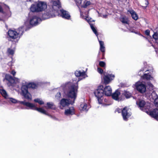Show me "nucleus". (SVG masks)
Segmentation results:
<instances>
[{"label":"nucleus","mask_w":158,"mask_h":158,"mask_svg":"<svg viewBox=\"0 0 158 158\" xmlns=\"http://www.w3.org/2000/svg\"><path fill=\"white\" fill-rule=\"evenodd\" d=\"M119 2H123V1H125V0H118Z\"/></svg>","instance_id":"45"},{"label":"nucleus","mask_w":158,"mask_h":158,"mask_svg":"<svg viewBox=\"0 0 158 158\" xmlns=\"http://www.w3.org/2000/svg\"><path fill=\"white\" fill-rule=\"evenodd\" d=\"M131 113L128 111L127 107H125L122 110V115L124 120L127 121L128 118L130 116Z\"/></svg>","instance_id":"13"},{"label":"nucleus","mask_w":158,"mask_h":158,"mask_svg":"<svg viewBox=\"0 0 158 158\" xmlns=\"http://www.w3.org/2000/svg\"><path fill=\"white\" fill-rule=\"evenodd\" d=\"M47 106H44L46 109H54L55 108V105L52 102H48L47 103Z\"/></svg>","instance_id":"23"},{"label":"nucleus","mask_w":158,"mask_h":158,"mask_svg":"<svg viewBox=\"0 0 158 158\" xmlns=\"http://www.w3.org/2000/svg\"><path fill=\"white\" fill-rule=\"evenodd\" d=\"M0 93L3 97L5 99H8L9 98L8 95L4 89H0Z\"/></svg>","instance_id":"22"},{"label":"nucleus","mask_w":158,"mask_h":158,"mask_svg":"<svg viewBox=\"0 0 158 158\" xmlns=\"http://www.w3.org/2000/svg\"><path fill=\"white\" fill-rule=\"evenodd\" d=\"M15 51V47H13V48H8L7 50V52L9 55H13Z\"/></svg>","instance_id":"28"},{"label":"nucleus","mask_w":158,"mask_h":158,"mask_svg":"<svg viewBox=\"0 0 158 158\" xmlns=\"http://www.w3.org/2000/svg\"><path fill=\"white\" fill-rule=\"evenodd\" d=\"M146 2H145V4L147 5L145 7V8H146L147 7V5L148 4V2L147 0H146Z\"/></svg>","instance_id":"43"},{"label":"nucleus","mask_w":158,"mask_h":158,"mask_svg":"<svg viewBox=\"0 0 158 158\" xmlns=\"http://www.w3.org/2000/svg\"><path fill=\"white\" fill-rule=\"evenodd\" d=\"M149 72L148 73L144 74L142 77L147 80L150 81H155L154 72L153 70H148L146 72Z\"/></svg>","instance_id":"9"},{"label":"nucleus","mask_w":158,"mask_h":158,"mask_svg":"<svg viewBox=\"0 0 158 158\" xmlns=\"http://www.w3.org/2000/svg\"><path fill=\"white\" fill-rule=\"evenodd\" d=\"M123 94L127 98H130L131 96V93L128 92L126 91H124L123 93Z\"/></svg>","instance_id":"30"},{"label":"nucleus","mask_w":158,"mask_h":158,"mask_svg":"<svg viewBox=\"0 0 158 158\" xmlns=\"http://www.w3.org/2000/svg\"><path fill=\"white\" fill-rule=\"evenodd\" d=\"M28 86L32 88H35L36 87V85L34 83H30L28 85Z\"/></svg>","instance_id":"31"},{"label":"nucleus","mask_w":158,"mask_h":158,"mask_svg":"<svg viewBox=\"0 0 158 158\" xmlns=\"http://www.w3.org/2000/svg\"><path fill=\"white\" fill-rule=\"evenodd\" d=\"M153 37L155 40H158V33L155 32L153 35Z\"/></svg>","instance_id":"34"},{"label":"nucleus","mask_w":158,"mask_h":158,"mask_svg":"<svg viewBox=\"0 0 158 158\" xmlns=\"http://www.w3.org/2000/svg\"><path fill=\"white\" fill-rule=\"evenodd\" d=\"M146 113L158 121V109H154L152 111H150L148 110V111H146Z\"/></svg>","instance_id":"14"},{"label":"nucleus","mask_w":158,"mask_h":158,"mask_svg":"<svg viewBox=\"0 0 158 158\" xmlns=\"http://www.w3.org/2000/svg\"><path fill=\"white\" fill-rule=\"evenodd\" d=\"M40 21V19L36 16H33L30 17L28 21L25 22L24 24L26 27H28L29 25L32 26H36L38 24Z\"/></svg>","instance_id":"6"},{"label":"nucleus","mask_w":158,"mask_h":158,"mask_svg":"<svg viewBox=\"0 0 158 158\" xmlns=\"http://www.w3.org/2000/svg\"><path fill=\"white\" fill-rule=\"evenodd\" d=\"M16 72L14 70L12 71L11 72V74H12L13 76H14L16 74Z\"/></svg>","instance_id":"41"},{"label":"nucleus","mask_w":158,"mask_h":158,"mask_svg":"<svg viewBox=\"0 0 158 158\" xmlns=\"http://www.w3.org/2000/svg\"><path fill=\"white\" fill-rule=\"evenodd\" d=\"M94 94L95 96L98 99V102L99 104H102L103 96L104 95L103 87L102 85L98 86L97 88L95 90Z\"/></svg>","instance_id":"5"},{"label":"nucleus","mask_w":158,"mask_h":158,"mask_svg":"<svg viewBox=\"0 0 158 158\" xmlns=\"http://www.w3.org/2000/svg\"><path fill=\"white\" fill-rule=\"evenodd\" d=\"M18 103H19L20 104H23L25 106H26V103H27V102H26L23 101H18Z\"/></svg>","instance_id":"37"},{"label":"nucleus","mask_w":158,"mask_h":158,"mask_svg":"<svg viewBox=\"0 0 158 158\" xmlns=\"http://www.w3.org/2000/svg\"><path fill=\"white\" fill-rule=\"evenodd\" d=\"M6 78L9 81L12 80L15 83H17L19 82L20 80L17 78L14 77V79L12 77L9 75H6Z\"/></svg>","instance_id":"19"},{"label":"nucleus","mask_w":158,"mask_h":158,"mask_svg":"<svg viewBox=\"0 0 158 158\" xmlns=\"http://www.w3.org/2000/svg\"><path fill=\"white\" fill-rule=\"evenodd\" d=\"M103 90L105 95L107 96H110L111 95L112 90L110 86H106L104 88Z\"/></svg>","instance_id":"16"},{"label":"nucleus","mask_w":158,"mask_h":158,"mask_svg":"<svg viewBox=\"0 0 158 158\" xmlns=\"http://www.w3.org/2000/svg\"><path fill=\"white\" fill-rule=\"evenodd\" d=\"M106 15H103V17L104 18H106Z\"/></svg>","instance_id":"46"},{"label":"nucleus","mask_w":158,"mask_h":158,"mask_svg":"<svg viewBox=\"0 0 158 158\" xmlns=\"http://www.w3.org/2000/svg\"><path fill=\"white\" fill-rule=\"evenodd\" d=\"M154 103L156 106L158 107V97L155 99Z\"/></svg>","instance_id":"35"},{"label":"nucleus","mask_w":158,"mask_h":158,"mask_svg":"<svg viewBox=\"0 0 158 158\" xmlns=\"http://www.w3.org/2000/svg\"><path fill=\"white\" fill-rule=\"evenodd\" d=\"M120 20L124 24H128V20L126 17H122L120 18Z\"/></svg>","instance_id":"26"},{"label":"nucleus","mask_w":158,"mask_h":158,"mask_svg":"<svg viewBox=\"0 0 158 158\" xmlns=\"http://www.w3.org/2000/svg\"><path fill=\"white\" fill-rule=\"evenodd\" d=\"M35 110L44 114L47 115L46 111L42 108H38L36 107Z\"/></svg>","instance_id":"27"},{"label":"nucleus","mask_w":158,"mask_h":158,"mask_svg":"<svg viewBox=\"0 0 158 158\" xmlns=\"http://www.w3.org/2000/svg\"><path fill=\"white\" fill-rule=\"evenodd\" d=\"M80 80L79 79V80H78V81H79V80Z\"/></svg>","instance_id":"49"},{"label":"nucleus","mask_w":158,"mask_h":158,"mask_svg":"<svg viewBox=\"0 0 158 158\" xmlns=\"http://www.w3.org/2000/svg\"><path fill=\"white\" fill-rule=\"evenodd\" d=\"M120 94V92L118 90H116L112 94V97L113 99L116 100H119V96Z\"/></svg>","instance_id":"20"},{"label":"nucleus","mask_w":158,"mask_h":158,"mask_svg":"<svg viewBox=\"0 0 158 158\" xmlns=\"http://www.w3.org/2000/svg\"><path fill=\"white\" fill-rule=\"evenodd\" d=\"M99 41L100 45V49L101 51L102 52H105V48L104 46V42L100 40H99Z\"/></svg>","instance_id":"25"},{"label":"nucleus","mask_w":158,"mask_h":158,"mask_svg":"<svg viewBox=\"0 0 158 158\" xmlns=\"http://www.w3.org/2000/svg\"><path fill=\"white\" fill-rule=\"evenodd\" d=\"M2 11V4L0 3V12Z\"/></svg>","instance_id":"42"},{"label":"nucleus","mask_w":158,"mask_h":158,"mask_svg":"<svg viewBox=\"0 0 158 158\" xmlns=\"http://www.w3.org/2000/svg\"><path fill=\"white\" fill-rule=\"evenodd\" d=\"M47 8V3L45 2L39 1L32 4L30 7L32 12H40L44 11Z\"/></svg>","instance_id":"2"},{"label":"nucleus","mask_w":158,"mask_h":158,"mask_svg":"<svg viewBox=\"0 0 158 158\" xmlns=\"http://www.w3.org/2000/svg\"><path fill=\"white\" fill-rule=\"evenodd\" d=\"M114 77L115 76L114 74H107L106 72L103 73V76L102 77L104 83L105 84L109 83L111 81L114 79Z\"/></svg>","instance_id":"10"},{"label":"nucleus","mask_w":158,"mask_h":158,"mask_svg":"<svg viewBox=\"0 0 158 158\" xmlns=\"http://www.w3.org/2000/svg\"><path fill=\"white\" fill-rule=\"evenodd\" d=\"M75 74L76 76L82 77L83 78H85L87 77L84 71L81 72L80 71H76Z\"/></svg>","instance_id":"18"},{"label":"nucleus","mask_w":158,"mask_h":158,"mask_svg":"<svg viewBox=\"0 0 158 158\" xmlns=\"http://www.w3.org/2000/svg\"><path fill=\"white\" fill-rule=\"evenodd\" d=\"M136 104L138 105L141 110L146 112L147 111H148L150 108V104L146 103L144 101L142 100H139L137 101Z\"/></svg>","instance_id":"7"},{"label":"nucleus","mask_w":158,"mask_h":158,"mask_svg":"<svg viewBox=\"0 0 158 158\" xmlns=\"http://www.w3.org/2000/svg\"><path fill=\"white\" fill-rule=\"evenodd\" d=\"M134 86L137 90L141 93H144L146 90L145 85L141 82H137Z\"/></svg>","instance_id":"11"},{"label":"nucleus","mask_w":158,"mask_h":158,"mask_svg":"<svg viewBox=\"0 0 158 158\" xmlns=\"http://www.w3.org/2000/svg\"><path fill=\"white\" fill-rule=\"evenodd\" d=\"M99 65L101 67H104L106 66L105 63L103 61H100L99 62Z\"/></svg>","instance_id":"33"},{"label":"nucleus","mask_w":158,"mask_h":158,"mask_svg":"<svg viewBox=\"0 0 158 158\" xmlns=\"http://www.w3.org/2000/svg\"><path fill=\"white\" fill-rule=\"evenodd\" d=\"M75 111L73 107H71L65 109L64 114L66 115L69 116L73 115Z\"/></svg>","instance_id":"15"},{"label":"nucleus","mask_w":158,"mask_h":158,"mask_svg":"<svg viewBox=\"0 0 158 158\" xmlns=\"http://www.w3.org/2000/svg\"><path fill=\"white\" fill-rule=\"evenodd\" d=\"M60 96H61L60 93L59 92L56 95V97L57 98H58L60 97Z\"/></svg>","instance_id":"38"},{"label":"nucleus","mask_w":158,"mask_h":158,"mask_svg":"<svg viewBox=\"0 0 158 158\" xmlns=\"http://www.w3.org/2000/svg\"><path fill=\"white\" fill-rule=\"evenodd\" d=\"M24 31L23 27L19 28L17 31L9 30L8 31V34L9 37L12 39H19L23 34Z\"/></svg>","instance_id":"3"},{"label":"nucleus","mask_w":158,"mask_h":158,"mask_svg":"<svg viewBox=\"0 0 158 158\" xmlns=\"http://www.w3.org/2000/svg\"><path fill=\"white\" fill-rule=\"evenodd\" d=\"M145 34L147 35H149V34H150V31L148 30H146L145 31Z\"/></svg>","instance_id":"40"},{"label":"nucleus","mask_w":158,"mask_h":158,"mask_svg":"<svg viewBox=\"0 0 158 158\" xmlns=\"http://www.w3.org/2000/svg\"><path fill=\"white\" fill-rule=\"evenodd\" d=\"M142 36L143 37L145 38V37H144V36H142Z\"/></svg>","instance_id":"48"},{"label":"nucleus","mask_w":158,"mask_h":158,"mask_svg":"<svg viewBox=\"0 0 158 158\" xmlns=\"http://www.w3.org/2000/svg\"><path fill=\"white\" fill-rule=\"evenodd\" d=\"M34 101L38 103L40 105H42L44 104V102L40 98H37L34 100Z\"/></svg>","instance_id":"29"},{"label":"nucleus","mask_w":158,"mask_h":158,"mask_svg":"<svg viewBox=\"0 0 158 158\" xmlns=\"http://www.w3.org/2000/svg\"><path fill=\"white\" fill-rule=\"evenodd\" d=\"M65 87L66 89H68L67 93V96L73 100L70 101L66 99H62L60 101L59 106L61 109H63L64 107L70 104H73L74 102L77 95L78 89L77 83L74 85L71 83L69 82L65 84Z\"/></svg>","instance_id":"1"},{"label":"nucleus","mask_w":158,"mask_h":158,"mask_svg":"<svg viewBox=\"0 0 158 158\" xmlns=\"http://www.w3.org/2000/svg\"><path fill=\"white\" fill-rule=\"evenodd\" d=\"M129 13L131 14L132 18L135 20H136L138 19V16L134 10H132L129 11Z\"/></svg>","instance_id":"21"},{"label":"nucleus","mask_w":158,"mask_h":158,"mask_svg":"<svg viewBox=\"0 0 158 158\" xmlns=\"http://www.w3.org/2000/svg\"><path fill=\"white\" fill-rule=\"evenodd\" d=\"M77 5L79 6L84 8H86L91 4V2L89 0H82L79 1L76 3Z\"/></svg>","instance_id":"12"},{"label":"nucleus","mask_w":158,"mask_h":158,"mask_svg":"<svg viewBox=\"0 0 158 158\" xmlns=\"http://www.w3.org/2000/svg\"><path fill=\"white\" fill-rule=\"evenodd\" d=\"M9 101L13 103H18V101L15 98H10L9 97Z\"/></svg>","instance_id":"32"},{"label":"nucleus","mask_w":158,"mask_h":158,"mask_svg":"<svg viewBox=\"0 0 158 158\" xmlns=\"http://www.w3.org/2000/svg\"><path fill=\"white\" fill-rule=\"evenodd\" d=\"M21 95L23 96L24 98L28 100L32 99L31 95L28 92L27 87L26 85H23L22 86Z\"/></svg>","instance_id":"8"},{"label":"nucleus","mask_w":158,"mask_h":158,"mask_svg":"<svg viewBox=\"0 0 158 158\" xmlns=\"http://www.w3.org/2000/svg\"><path fill=\"white\" fill-rule=\"evenodd\" d=\"M90 107L89 104L84 102L80 105V109L83 111H87Z\"/></svg>","instance_id":"17"},{"label":"nucleus","mask_w":158,"mask_h":158,"mask_svg":"<svg viewBox=\"0 0 158 158\" xmlns=\"http://www.w3.org/2000/svg\"><path fill=\"white\" fill-rule=\"evenodd\" d=\"M81 13V17L86 20V21L89 24L91 29L92 30L94 34L97 36L98 34L97 31L94 27L93 25L94 24V21L92 19L90 18L88 16V12L83 13V12H80Z\"/></svg>","instance_id":"4"},{"label":"nucleus","mask_w":158,"mask_h":158,"mask_svg":"<svg viewBox=\"0 0 158 158\" xmlns=\"http://www.w3.org/2000/svg\"><path fill=\"white\" fill-rule=\"evenodd\" d=\"M122 110L119 108H117L116 110V112H118V113H120L121 112H122Z\"/></svg>","instance_id":"39"},{"label":"nucleus","mask_w":158,"mask_h":158,"mask_svg":"<svg viewBox=\"0 0 158 158\" xmlns=\"http://www.w3.org/2000/svg\"><path fill=\"white\" fill-rule=\"evenodd\" d=\"M142 71V70H140V71L139 72V73L141 72Z\"/></svg>","instance_id":"47"},{"label":"nucleus","mask_w":158,"mask_h":158,"mask_svg":"<svg viewBox=\"0 0 158 158\" xmlns=\"http://www.w3.org/2000/svg\"><path fill=\"white\" fill-rule=\"evenodd\" d=\"M26 106L29 107L30 109L34 110H35L36 107L35 105L29 102H27Z\"/></svg>","instance_id":"24"},{"label":"nucleus","mask_w":158,"mask_h":158,"mask_svg":"<svg viewBox=\"0 0 158 158\" xmlns=\"http://www.w3.org/2000/svg\"><path fill=\"white\" fill-rule=\"evenodd\" d=\"M98 72L101 74H102L103 73V70L100 68H98L97 69Z\"/></svg>","instance_id":"36"},{"label":"nucleus","mask_w":158,"mask_h":158,"mask_svg":"<svg viewBox=\"0 0 158 158\" xmlns=\"http://www.w3.org/2000/svg\"><path fill=\"white\" fill-rule=\"evenodd\" d=\"M12 63H13V62H12V61L10 62H9L8 63V64H9V65H11Z\"/></svg>","instance_id":"44"}]
</instances>
